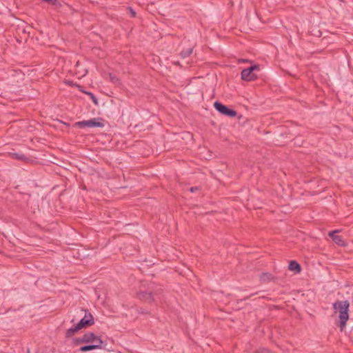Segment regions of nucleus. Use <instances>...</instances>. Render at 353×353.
I'll return each mask as SVG.
<instances>
[{
    "label": "nucleus",
    "instance_id": "f257e3e1",
    "mask_svg": "<svg viewBox=\"0 0 353 353\" xmlns=\"http://www.w3.org/2000/svg\"><path fill=\"white\" fill-rule=\"evenodd\" d=\"M333 310L335 313H339V328L341 332H343L346 326L347 321L349 319V307L350 303L348 301H336L332 305Z\"/></svg>",
    "mask_w": 353,
    "mask_h": 353
},
{
    "label": "nucleus",
    "instance_id": "f03ea898",
    "mask_svg": "<svg viewBox=\"0 0 353 353\" xmlns=\"http://www.w3.org/2000/svg\"><path fill=\"white\" fill-rule=\"evenodd\" d=\"M259 70V65H253L248 68L243 69L241 73V79L245 81H254L257 79V75L254 73V71Z\"/></svg>",
    "mask_w": 353,
    "mask_h": 353
},
{
    "label": "nucleus",
    "instance_id": "7ed1b4c3",
    "mask_svg": "<svg viewBox=\"0 0 353 353\" xmlns=\"http://www.w3.org/2000/svg\"><path fill=\"white\" fill-rule=\"evenodd\" d=\"M95 340L98 341V342H99L98 345H101L103 343V341L101 340V339L100 337H98L93 332L85 333L81 337L75 339L74 343L77 345H79V344H81V343H91Z\"/></svg>",
    "mask_w": 353,
    "mask_h": 353
},
{
    "label": "nucleus",
    "instance_id": "20e7f679",
    "mask_svg": "<svg viewBox=\"0 0 353 353\" xmlns=\"http://www.w3.org/2000/svg\"><path fill=\"white\" fill-rule=\"evenodd\" d=\"M101 119H92L90 120L87 121H78L75 123V125L80 128H102L103 127V122L100 121H101Z\"/></svg>",
    "mask_w": 353,
    "mask_h": 353
},
{
    "label": "nucleus",
    "instance_id": "39448f33",
    "mask_svg": "<svg viewBox=\"0 0 353 353\" xmlns=\"http://www.w3.org/2000/svg\"><path fill=\"white\" fill-rule=\"evenodd\" d=\"M214 108L221 114L230 117H234L236 116L237 112L232 110L230 109L226 105H223V103L216 101L214 103Z\"/></svg>",
    "mask_w": 353,
    "mask_h": 353
},
{
    "label": "nucleus",
    "instance_id": "423d86ee",
    "mask_svg": "<svg viewBox=\"0 0 353 353\" xmlns=\"http://www.w3.org/2000/svg\"><path fill=\"white\" fill-rule=\"evenodd\" d=\"M136 298L140 301L151 304L154 301L153 294L150 292L139 290L136 293Z\"/></svg>",
    "mask_w": 353,
    "mask_h": 353
},
{
    "label": "nucleus",
    "instance_id": "0eeeda50",
    "mask_svg": "<svg viewBox=\"0 0 353 353\" xmlns=\"http://www.w3.org/2000/svg\"><path fill=\"white\" fill-rule=\"evenodd\" d=\"M339 230L330 231L328 233V236L332 239V241L341 247H346L347 243L343 239L342 236L338 235L337 233Z\"/></svg>",
    "mask_w": 353,
    "mask_h": 353
},
{
    "label": "nucleus",
    "instance_id": "6e6552de",
    "mask_svg": "<svg viewBox=\"0 0 353 353\" xmlns=\"http://www.w3.org/2000/svg\"><path fill=\"white\" fill-rule=\"evenodd\" d=\"M94 323L93 316L91 313L86 312L83 318H82L78 324H81V327L84 328L92 325Z\"/></svg>",
    "mask_w": 353,
    "mask_h": 353
},
{
    "label": "nucleus",
    "instance_id": "1a4fd4ad",
    "mask_svg": "<svg viewBox=\"0 0 353 353\" xmlns=\"http://www.w3.org/2000/svg\"><path fill=\"white\" fill-rule=\"evenodd\" d=\"M8 155L10 158L18 161H26L28 159L26 155L21 153L9 152Z\"/></svg>",
    "mask_w": 353,
    "mask_h": 353
},
{
    "label": "nucleus",
    "instance_id": "9d476101",
    "mask_svg": "<svg viewBox=\"0 0 353 353\" xmlns=\"http://www.w3.org/2000/svg\"><path fill=\"white\" fill-rule=\"evenodd\" d=\"M81 324H77L74 327H72L67 330L65 333V337L66 338H70L72 337L76 332H77L79 330L82 329L81 327Z\"/></svg>",
    "mask_w": 353,
    "mask_h": 353
},
{
    "label": "nucleus",
    "instance_id": "9b49d317",
    "mask_svg": "<svg viewBox=\"0 0 353 353\" xmlns=\"http://www.w3.org/2000/svg\"><path fill=\"white\" fill-rule=\"evenodd\" d=\"M289 270L295 271L296 272L299 273L301 270V267L300 264L296 261H292L289 264Z\"/></svg>",
    "mask_w": 353,
    "mask_h": 353
},
{
    "label": "nucleus",
    "instance_id": "f8f14e48",
    "mask_svg": "<svg viewBox=\"0 0 353 353\" xmlns=\"http://www.w3.org/2000/svg\"><path fill=\"white\" fill-rule=\"evenodd\" d=\"M100 348H101L100 345H84V346L81 347L79 350L81 352H88V351H90V350H96V349H100Z\"/></svg>",
    "mask_w": 353,
    "mask_h": 353
},
{
    "label": "nucleus",
    "instance_id": "ddd939ff",
    "mask_svg": "<svg viewBox=\"0 0 353 353\" xmlns=\"http://www.w3.org/2000/svg\"><path fill=\"white\" fill-rule=\"evenodd\" d=\"M193 52V48H188L185 50H183L181 51V52L180 53V55L182 58L185 59V58H187Z\"/></svg>",
    "mask_w": 353,
    "mask_h": 353
},
{
    "label": "nucleus",
    "instance_id": "4468645a",
    "mask_svg": "<svg viewBox=\"0 0 353 353\" xmlns=\"http://www.w3.org/2000/svg\"><path fill=\"white\" fill-rule=\"evenodd\" d=\"M110 79L114 83H117L119 81V79L117 78L115 76H112V74H110Z\"/></svg>",
    "mask_w": 353,
    "mask_h": 353
},
{
    "label": "nucleus",
    "instance_id": "2eb2a0df",
    "mask_svg": "<svg viewBox=\"0 0 353 353\" xmlns=\"http://www.w3.org/2000/svg\"><path fill=\"white\" fill-rule=\"evenodd\" d=\"M197 190H199V188H198V187H196V186H195V187H192V188H190V191L191 192H196Z\"/></svg>",
    "mask_w": 353,
    "mask_h": 353
},
{
    "label": "nucleus",
    "instance_id": "dca6fc26",
    "mask_svg": "<svg viewBox=\"0 0 353 353\" xmlns=\"http://www.w3.org/2000/svg\"><path fill=\"white\" fill-rule=\"evenodd\" d=\"M90 94L91 95V97H92L94 103L95 104H97V100L96 97L92 93H90Z\"/></svg>",
    "mask_w": 353,
    "mask_h": 353
},
{
    "label": "nucleus",
    "instance_id": "f3484780",
    "mask_svg": "<svg viewBox=\"0 0 353 353\" xmlns=\"http://www.w3.org/2000/svg\"><path fill=\"white\" fill-rule=\"evenodd\" d=\"M130 12H131L132 17H134L136 15L135 11H134L132 8H130Z\"/></svg>",
    "mask_w": 353,
    "mask_h": 353
},
{
    "label": "nucleus",
    "instance_id": "a211bd4d",
    "mask_svg": "<svg viewBox=\"0 0 353 353\" xmlns=\"http://www.w3.org/2000/svg\"><path fill=\"white\" fill-rule=\"evenodd\" d=\"M263 276H270V275L268 274L267 273H265V274H263Z\"/></svg>",
    "mask_w": 353,
    "mask_h": 353
}]
</instances>
